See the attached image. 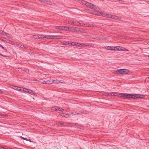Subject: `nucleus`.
I'll list each match as a JSON object with an SVG mask.
<instances>
[{
	"mask_svg": "<svg viewBox=\"0 0 149 149\" xmlns=\"http://www.w3.org/2000/svg\"><path fill=\"white\" fill-rule=\"evenodd\" d=\"M70 42H66L65 43V44L66 45H70Z\"/></svg>",
	"mask_w": 149,
	"mask_h": 149,
	"instance_id": "36",
	"label": "nucleus"
},
{
	"mask_svg": "<svg viewBox=\"0 0 149 149\" xmlns=\"http://www.w3.org/2000/svg\"><path fill=\"white\" fill-rule=\"evenodd\" d=\"M114 72L117 74H123L122 69L117 70L114 71Z\"/></svg>",
	"mask_w": 149,
	"mask_h": 149,
	"instance_id": "13",
	"label": "nucleus"
},
{
	"mask_svg": "<svg viewBox=\"0 0 149 149\" xmlns=\"http://www.w3.org/2000/svg\"><path fill=\"white\" fill-rule=\"evenodd\" d=\"M125 50L124 51H128V50L126 49L125 48Z\"/></svg>",
	"mask_w": 149,
	"mask_h": 149,
	"instance_id": "43",
	"label": "nucleus"
},
{
	"mask_svg": "<svg viewBox=\"0 0 149 149\" xmlns=\"http://www.w3.org/2000/svg\"><path fill=\"white\" fill-rule=\"evenodd\" d=\"M26 93H28L29 94L32 95H34L36 94V93L35 92L32 91V90L30 89H27V91H26Z\"/></svg>",
	"mask_w": 149,
	"mask_h": 149,
	"instance_id": "14",
	"label": "nucleus"
},
{
	"mask_svg": "<svg viewBox=\"0 0 149 149\" xmlns=\"http://www.w3.org/2000/svg\"><path fill=\"white\" fill-rule=\"evenodd\" d=\"M42 39H62V36H49L42 35Z\"/></svg>",
	"mask_w": 149,
	"mask_h": 149,
	"instance_id": "2",
	"label": "nucleus"
},
{
	"mask_svg": "<svg viewBox=\"0 0 149 149\" xmlns=\"http://www.w3.org/2000/svg\"><path fill=\"white\" fill-rule=\"evenodd\" d=\"M65 31H71L78 32L79 30L78 28L73 27H65Z\"/></svg>",
	"mask_w": 149,
	"mask_h": 149,
	"instance_id": "4",
	"label": "nucleus"
},
{
	"mask_svg": "<svg viewBox=\"0 0 149 149\" xmlns=\"http://www.w3.org/2000/svg\"><path fill=\"white\" fill-rule=\"evenodd\" d=\"M1 55L3 57H6V56L5 55H3L2 54H1Z\"/></svg>",
	"mask_w": 149,
	"mask_h": 149,
	"instance_id": "42",
	"label": "nucleus"
},
{
	"mask_svg": "<svg viewBox=\"0 0 149 149\" xmlns=\"http://www.w3.org/2000/svg\"><path fill=\"white\" fill-rule=\"evenodd\" d=\"M87 2H86L84 1H81V3L83 5H86V3H87Z\"/></svg>",
	"mask_w": 149,
	"mask_h": 149,
	"instance_id": "31",
	"label": "nucleus"
},
{
	"mask_svg": "<svg viewBox=\"0 0 149 149\" xmlns=\"http://www.w3.org/2000/svg\"><path fill=\"white\" fill-rule=\"evenodd\" d=\"M2 32H3V31H2L1 30H0V34H1Z\"/></svg>",
	"mask_w": 149,
	"mask_h": 149,
	"instance_id": "41",
	"label": "nucleus"
},
{
	"mask_svg": "<svg viewBox=\"0 0 149 149\" xmlns=\"http://www.w3.org/2000/svg\"><path fill=\"white\" fill-rule=\"evenodd\" d=\"M95 39H105L104 38H103L102 37H97L96 38H94Z\"/></svg>",
	"mask_w": 149,
	"mask_h": 149,
	"instance_id": "30",
	"label": "nucleus"
},
{
	"mask_svg": "<svg viewBox=\"0 0 149 149\" xmlns=\"http://www.w3.org/2000/svg\"><path fill=\"white\" fill-rule=\"evenodd\" d=\"M3 115L1 114H0V116H2Z\"/></svg>",
	"mask_w": 149,
	"mask_h": 149,
	"instance_id": "47",
	"label": "nucleus"
},
{
	"mask_svg": "<svg viewBox=\"0 0 149 149\" xmlns=\"http://www.w3.org/2000/svg\"><path fill=\"white\" fill-rule=\"evenodd\" d=\"M114 49L118 51H124L125 50V48L120 46L115 47H114Z\"/></svg>",
	"mask_w": 149,
	"mask_h": 149,
	"instance_id": "6",
	"label": "nucleus"
},
{
	"mask_svg": "<svg viewBox=\"0 0 149 149\" xmlns=\"http://www.w3.org/2000/svg\"><path fill=\"white\" fill-rule=\"evenodd\" d=\"M39 0L41 2H43L44 3H46L47 1V0Z\"/></svg>",
	"mask_w": 149,
	"mask_h": 149,
	"instance_id": "32",
	"label": "nucleus"
},
{
	"mask_svg": "<svg viewBox=\"0 0 149 149\" xmlns=\"http://www.w3.org/2000/svg\"><path fill=\"white\" fill-rule=\"evenodd\" d=\"M64 122H63L60 121L58 122H57L56 124L58 125H63L64 126Z\"/></svg>",
	"mask_w": 149,
	"mask_h": 149,
	"instance_id": "21",
	"label": "nucleus"
},
{
	"mask_svg": "<svg viewBox=\"0 0 149 149\" xmlns=\"http://www.w3.org/2000/svg\"><path fill=\"white\" fill-rule=\"evenodd\" d=\"M2 148L3 149H5L3 147H2Z\"/></svg>",
	"mask_w": 149,
	"mask_h": 149,
	"instance_id": "46",
	"label": "nucleus"
},
{
	"mask_svg": "<svg viewBox=\"0 0 149 149\" xmlns=\"http://www.w3.org/2000/svg\"><path fill=\"white\" fill-rule=\"evenodd\" d=\"M86 11H87V12H89L90 11V10H87Z\"/></svg>",
	"mask_w": 149,
	"mask_h": 149,
	"instance_id": "44",
	"label": "nucleus"
},
{
	"mask_svg": "<svg viewBox=\"0 0 149 149\" xmlns=\"http://www.w3.org/2000/svg\"><path fill=\"white\" fill-rule=\"evenodd\" d=\"M118 95V97L122 98L125 99V93H120Z\"/></svg>",
	"mask_w": 149,
	"mask_h": 149,
	"instance_id": "16",
	"label": "nucleus"
},
{
	"mask_svg": "<svg viewBox=\"0 0 149 149\" xmlns=\"http://www.w3.org/2000/svg\"><path fill=\"white\" fill-rule=\"evenodd\" d=\"M20 137L22 139L24 140H26L27 141H29L30 142H31V141L27 139V138H24V137H23L22 136H20Z\"/></svg>",
	"mask_w": 149,
	"mask_h": 149,
	"instance_id": "29",
	"label": "nucleus"
},
{
	"mask_svg": "<svg viewBox=\"0 0 149 149\" xmlns=\"http://www.w3.org/2000/svg\"><path fill=\"white\" fill-rule=\"evenodd\" d=\"M122 72H123V74H128L130 73V72L129 70L125 69H122Z\"/></svg>",
	"mask_w": 149,
	"mask_h": 149,
	"instance_id": "9",
	"label": "nucleus"
},
{
	"mask_svg": "<svg viewBox=\"0 0 149 149\" xmlns=\"http://www.w3.org/2000/svg\"><path fill=\"white\" fill-rule=\"evenodd\" d=\"M80 129H82V128H80Z\"/></svg>",
	"mask_w": 149,
	"mask_h": 149,
	"instance_id": "48",
	"label": "nucleus"
},
{
	"mask_svg": "<svg viewBox=\"0 0 149 149\" xmlns=\"http://www.w3.org/2000/svg\"><path fill=\"white\" fill-rule=\"evenodd\" d=\"M5 51H7V49L6 48H5L2 45L1 47Z\"/></svg>",
	"mask_w": 149,
	"mask_h": 149,
	"instance_id": "35",
	"label": "nucleus"
},
{
	"mask_svg": "<svg viewBox=\"0 0 149 149\" xmlns=\"http://www.w3.org/2000/svg\"><path fill=\"white\" fill-rule=\"evenodd\" d=\"M70 45H72L73 46H81L82 45H85L84 44L79 43L76 42H72L70 43Z\"/></svg>",
	"mask_w": 149,
	"mask_h": 149,
	"instance_id": "5",
	"label": "nucleus"
},
{
	"mask_svg": "<svg viewBox=\"0 0 149 149\" xmlns=\"http://www.w3.org/2000/svg\"><path fill=\"white\" fill-rule=\"evenodd\" d=\"M20 91L24 93H26L27 92L26 91H27V89L23 88L22 89H21V90H20Z\"/></svg>",
	"mask_w": 149,
	"mask_h": 149,
	"instance_id": "23",
	"label": "nucleus"
},
{
	"mask_svg": "<svg viewBox=\"0 0 149 149\" xmlns=\"http://www.w3.org/2000/svg\"><path fill=\"white\" fill-rule=\"evenodd\" d=\"M112 15H106V17H108L110 18H111Z\"/></svg>",
	"mask_w": 149,
	"mask_h": 149,
	"instance_id": "33",
	"label": "nucleus"
},
{
	"mask_svg": "<svg viewBox=\"0 0 149 149\" xmlns=\"http://www.w3.org/2000/svg\"><path fill=\"white\" fill-rule=\"evenodd\" d=\"M3 93V92L0 89V93Z\"/></svg>",
	"mask_w": 149,
	"mask_h": 149,
	"instance_id": "40",
	"label": "nucleus"
},
{
	"mask_svg": "<svg viewBox=\"0 0 149 149\" xmlns=\"http://www.w3.org/2000/svg\"><path fill=\"white\" fill-rule=\"evenodd\" d=\"M10 43V44H11L12 45H14L15 44V43L11 41H10V43Z\"/></svg>",
	"mask_w": 149,
	"mask_h": 149,
	"instance_id": "37",
	"label": "nucleus"
},
{
	"mask_svg": "<svg viewBox=\"0 0 149 149\" xmlns=\"http://www.w3.org/2000/svg\"><path fill=\"white\" fill-rule=\"evenodd\" d=\"M85 26H89V27H92L94 26V24L93 23H89L86 24Z\"/></svg>",
	"mask_w": 149,
	"mask_h": 149,
	"instance_id": "19",
	"label": "nucleus"
},
{
	"mask_svg": "<svg viewBox=\"0 0 149 149\" xmlns=\"http://www.w3.org/2000/svg\"><path fill=\"white\" fill-rule=\"evenodd\" d=\"M85 45H83V46H89V45H90V44H84Z\"/></svg>",
	"mask_w": 149,
	"mask_h": 149,
	"instance_id": "39",
	"label": "nucleus"
},
{
	"mask_svg": "<svg viewBox=\"0 0 149 149\" xmlns=\"http://www.w3.org/2000/svg\"><path fill=\"white\" fill-rule=\"evenodd\" d=\"M2 40L6 41V42H7V43H10V40H9L7 39H6L5 38H3V39H2Z\"/></svg>",
	"mask_w": 149,
	"mask_h": 149,
	"instance_id": "27",
	"label": "nucleus"
},
{
	"mask_svg": "<svg viewBox=\"0 0 149 149\" xmlns=\"http://www.w3.org/2000/svg\"><path fill=\"white\" fill-rule=\"evenodd\" d=\"M82 113L81 112H72V113H71V115L72 114L73 115H77L79 114H81L82 113Z\"/></svg>",
	"mask_w": 149,
	"mask_h": 149,
	"instance_id": "18",
	"label": "nucleus"
},
{
	"mask_svg": "<svg viewBox=\"0 0 149 149\" xmlns=\"http://www.w3.org/2000/svg\"><path fill=\"white\" fill-rule=\"evenodd\" d=\"M65 27L64 26H55V28L56 29H58L60 30H65Z\"/></svg>",
	"mask_w": 149,
	"mask_h": 149,
	"instance_id": "15",
	"label": "nucleus"
},
{
	"mask_svg": "<svg viewBox=\"0 0 149 149\" xmlns=\"http://www.w3.org/2000/svg\"><path fill=\"white\" fill-rule=\"evenodd\" d=\"M60 115L61 116H63L65 118H68L71 115V113H69L68 114H64V113H60Z\"/></svg>",
	"mask_w": 149,
	"mask_h": 149,
	"instance_id": "11",
	"label": "nucleus"
},
{
	"mask_svg": "<svg viewBox=\"0 0 149 149\" xmlns=\"http://www.w3.org/2000/svg\"><path fill=\"white\" fill-rule=\"evenodd\" d=\"M13 88L15 89L18 91H20V90H21V88H20V87H18L16 86H13Z\"/></svg>",
	"mask_w": 149,
	"mask_h": 149,
	"instance_id": "26",
	"label": "nucleus"
},
{
	"mask_svg": "<svg viewBox=\"0 0 149 149\" xmlns=\"http://www.w3.org/2000/svg\"><path fill=\"white\" fill-rule=\"evenodd\" d=\"M2 45H1L0 44V47H1Z\"/></svg>",
	"mask_w": 149,
	"mask_h": 149,
	"instance_id": "45",
	"label": "nucleus"
},
{
	"mask_svg": "<svg viewBox=\"0 0 149 149\" xmlns=\"http://www.w3.org/2000/svg\"><path fill=\"white\" fill-rule=\"evenodd\" d=\"M52 110H59L62 112L64 111V109L57 107H55L54 108H52Z\"/></svg>",
	"mask_w": 149,
	"mask_h": 149,
	"instance_id": "8",
	"label": "nucleus"
},
{
	"mask_svg": "<svg viewBox=\"0 0 149 149\" xmlns=\"http://www.w3.org/2000/svg\"><path fill=\"white\" fill-rule=\"evenodd\" d=\"M111 18L117 19H118V17L117 16H115L113 15H112V17H111Z\"/></svg>",
	"mask_w": 149,
	"mask_h": 149,
	"instance_id": "28",
	"label": "nucleus"
},
{
	"mask_svg": "<svg viewBox=\"0 0 149 149\" xmlns=\"http://www.w3.org/2000/svg\"><path fill=\"white\" fill-rule=\"evenodd\" d=\"M42 83L44 84H51V81L50 80L44 81H43Z\"/></svg>",
	"mask_w": 149,
	"mask_h": 149,
	"instance_id": "17",
	"label": "nucleus"
},
{
	"mask_svg": "<svg viewBox=\"0 0 149 149\" xmlns=\"http://www.w3.org/2000/svg\"><path fill=\"white\" fill-rule=\"evenodd\" d=\"M6 36L8 37H10V35L9 34L7 33V34L6 35Z\"/></svg>",
	"mask_w": 149,
	"mask_h": 149,
	"instance_id": "38",
	"label": "nucleus"
},
{
	"mask_svg": "<svg viewBox=\"0 0 149 149\" xmlns=\"http://www.w3.org/2000/svg\"><path fill=\"white\" fill-rule=\"evenodd\" d=\"M18 47L19 48H26V47H24V45H22L20 44H18Z\"/></svg>",
	"mask_w": 149,
	"mask_h": 149,
	"instance_id": "24",
	"label": "nucleus"
},
{
	"mask_svg": "<svg viewBox=\"0 0 149 149\" xmlns=\"http://www.w3.org/2000/svg\"><path fill=\"white\" fill-rule=\"evenodd\" d=\"M119 93H113L111 94V96H118Z\"/></svg>",
	"mask_w": 149,
	"mask_h": 149,
	"instance_id": "20",
	"label": "nucleus"
},
{
	"mask_svg": "<svg viewBox=\"0 0 149 149\" xmlns=\"http://www.w3.org/2000/svg\"><path fill=\"white\" fill-rule=\"evenodd\" d=\"M148 56V57H149V55Z\"/></svg>",
	"mask_w": 149,
	"mask_h": 149,
	"instance_id": "49",
	"label": "nucleus"
},
{
	"mask_svg": "<svg viewBox=\"0 0 149 149\" xmlns=\"http://www.w3.org/2000/svg\"><path fill=\"white\" fill-rule=\"evenodd\" d=\"M86 6L90 8L93 9L95 10H98V11H100H100L101 10L99 8L91 3L87 2V3H86Z\"/></svg>",
	"mask_w": 149,
	"mask_h": 149,
	"instance_id": "3",
	"label": "nucleus"
},
{
	"mask_svg": "<svg viewBox=\"0 0 149 149\" xmlns=\"http://www.w3.org/2000/svg\"><path fill=\"white\" fill-rule=\"evenodd\" d=\"M74 22H72L70 21V22H68V24H69L70 25H74L78 26H81V24H80V23H79L78 22L77 23H75L74 24Z\"/></svg>",
	"mask_w": 149,
	"mask_h": 149,
	"instance_id": "12",
	"label": "nucleus"
},
{
	"mask_svg": "<svg viewBox=\"0 0 149 149\" xmlns=\"http://www.w3.org/2000/svg\"><path fill=\"white\" fill-rule=\"evenodd\" d=\"M59 82V81L57 79H56L55 80H53L52 81H51V84L52 83H58Z\"/></svg>",
	"mask_w": 149,
	"mask_h": 149,
	"instance_id": "22",
	"label": "nucleus"
},
{
	"mask_svg": "<svg viewBox=\"0 0 149 149\" xmlns=\"http://www.w3.org/2000/svg\"><path fill=\"white\" fill-rule=\"evenodd\" d=\"M32 38L34 39H42V35L38 34L37 35H34L31 37Z\"/></svg>",
	"mask_w": 149,
	"mask_h": 149,
	"instance_id": "7",
	"label": "nucleus"
},
{
	"mask_svg": "<svg viewBox=\"0 0 149 149\" xmlns=\"http://www.w3.org/2000/svg\"><path fill=\"white\" fill-rule=\"evenodd\" d=\"M1 34L3 35L6 36V35L7 34V33L5 32H4L3 31V32Z\"/></svg>",
	"mask_w": 149,
	"mask_h": 149,
	"instance_id": "34",
	"label": "nucleus"
},
{
	"mask_svg": "<svg viewBox=\"0 0 149 149\" xmlns=\"http://www.w3.org/2000/svg\"><path fill=\"white\" fill-rule=\"evenodd\" d=\"M97 15L100 16L101 15L104 17H106V15H107V14L104 13H102L100 12L98 13V14H97Z\"/></svg>",
	"mask_w": 149,
	"mask_h": 149,
	"instance_id": "25",
	"label": "nucleus"
},
{
	"mask_svg": "<svg viewBox=\"0 0 149 149\" xmlns=\"http://www.w3.org/2000/svg\"><path fill=\"white\" fill-rule=\"evenodd\" d=\"M144 97V95H143L138 94H131L125 93V99L137 98H143Z\"/></svg>",
	"mask_w": 149,
	"mask_h": 149,
	"instance_id": "1",
	"label": "nucleus"
},
{
	"mask_svg": "<svg viewBox=\"0 0 149 149\" xmlns=\"http://www.w3.org/2000/svg\"><path fill=\"white\" fill-rule=\"evenodd\" d=\"M104 49L108 50H110L111 51H115L116 49H114V47L112 46H106L104 47Z\"/></svg>",
	"mask_w": 149,
	"mask_h": 149,
	"instance_id": "10",
	"label": "nucleus"
}]
</instances>
